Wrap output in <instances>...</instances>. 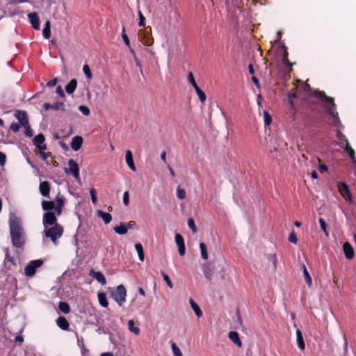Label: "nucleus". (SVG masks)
<instances>
[{"mask_svg": "<svg viewBox=\"0 0 356 356\" xmlns=\"http://www.w3.org/2000/svg\"><path fill=\"white\" fill-rule=\"evenodd\" d=\"M25 129L24 134L27 137H32L33 135V131L29 124V123L27 124V125L22 126Z\"/></svg>", "mask_w": 356, "mask_h": 356, "instance_id": "obj_42", "label": "nucleus"}, {"mask_svg": "<svg viewBox=\"0 0 356 356\" xmlns=\"http://www.w3.org/2000/svg\"><path fill=\"white\" fill-rule=\"evenodd\" d=\"M45 138L42 134L36 135L33 139V144L38 149L39 151H44L47 145L44 144Z\"/></svg>", "mask_w": 356, "mask_h": 356, "instance_id": "obj_10", "label": "nucleus"}, {"mask_svg": "<svg viewBox=\"0 0 356 356\" xmlns=\"http://www.w3.org/2000/svg\"><path fill=\"white\" fill-rule=\"evenodd\" d=\"M161 275H162V276L163 277V280L166 282L169 288L172 289L173 287V284H172V282H171L169 276L167 274H165V273H163V272H161Z\"/></svg>", "mask_w": 356, "mask_h": 356, "instance_id": "obj_47", "label": "nucleus"}, {"mask_svg": "<svg viewBox=\"0 0 356 356\" xmlns=\"http://www.w3.org/2000/svg\"><path fill=\"white\" fill-rule=\"evenodd\" d=\"M64 229L61 225L56 224L51 227L44 228V236L49 238L54 245L58 244V240L63 236Z\"/></svg>", "mask_w": 356, "mask_h": 356, "instance_id": "obj_3", "label": "nucleus"}, {"mask_svg": "<svg viewBox=\"0 0 356 356\" xmlns=\"http://www.w3.org/2000/svg\"><path fill=\"white\" fill-rule=\"evenodd\" d=\"M77 86V81L75 79H72L68 84L65 86V91L67 94H72L76 90Z\"/></svg>", "mask_w": 356, "mask_h": 356, "instance_id": "obj_28", "label": "nucleus"}, {"mask_svg": "<svg viewBox=\"0 0 356 356\" xmlns=\"http://www.w3.org/2000/svg\"><path fill=\"white\" fill-rule=\"evenodd\" d=\"M303 275L307 284L308 285V286H310L312 285V277L307 269H305V272H303Z\"/></svg>", "mask_w": 356, "mask_h": 356, "instance_id": "obj_44", "label": "nucleus"}, {"mask_svg": "<svg viewBox=\"0 0 356 356\" xmlns=\"http://www.w3.org/2000/svg\"><path fill=\"white\" fill-rule=\"evenodd\" d=\"M90 196H91V200H92V202L95 204H97V192H96V190L93 188H92L90 190Z\"/></svg>", "mask_w": 356, "mask_h": 356, "instance_id": "obj_53", "label": "nucleus"}, {"mask_svg": "<svg viewBox=\"0 0 356 356\" xmlns=\"http://www.w3.org/2000/svg\"><path fill=\"white\" fill-rule=\"evenodd\" d=\"M200 102L202 103H204V102L206 101V99H207V97H206V95L205 93L199 88L195 89Z\"/></svg>", "mask_w": 356, "mask_h": 356, "instance_id": "obj_39", "label": "nucleus"}, {"mask_svg": "<svg viewBox=\"0 0 356 356\" xmlns=\"http://www.w3.org/2000/svg\"><path fill=\"white\" fill-rule=\"evenodd\" d=\"M42 108L46 111L49 110L50 108L52 110H54V111H57V110H60V109L63 111H65V108L64 104L63 102H56L54 104H50L49 103H44L42 105Z\"/></svg>", "mask_w": 356, "mask_h": 356, "instance_id": "obj_17", "label": "nucleus"}, {"mask_svg": "<svg viewBox=\"0 0 356 356\" xmlns=\"http://www.w3.org/2000/svg\"><path fill=\"white\" fill-rule=\"evenodd\" d=\"M318 222H319V224H320L321 229L327 236L328 233L327 232V224H326L325 221L323 218H319Z\"/></svg>", "mask_w": 356, "mask_h": 356, "instance_id": "obj_51", "label": "nucleus"}, {"mask_svg": "<svg viewBox=\"0 0 356 356\" xmlns=\"http://www.w3.org/2000/svg\"><path fill=\"white\" fill-rule=\"evenodd\" d=\"M5 265L7 266L8 269H10L13 266H16L15 259L13 257L10 256L8 251L6 252L5 259H4Z\"/></svg>", "mask_w": 356, "mask_h": 356, "instance_id": "obj_25", "label": "nucleus"}, {"mask_svg": "<svg viewBox=\"0 0 356 356\" xmlns=\"http://www.w3.org/2000/svg\"><path fill=\"white\" fill-rule=\"evenodd\" d=\"M50 188V184L47 181H42L40 184V192L41 195L45 197H49Z\"/></svg>", "mask_w": 356, "mask_h": 356, "instance_id": "obj_16", "label": "nucleus"}, {"mask_svg": "<svg viewBox=\"0 0 356 356\" xmlns=\"http://www.w3.org/2000/svg\"><path fill=\"white\" fill-rule=\"evenodd\" d=\"M337 188L340 194L345 198V200L350 204L353 203L352 194L347 184L343 181H339L337 184Z\"/></svg>", "mask_w": 356, "mask_h": 356, "instance_id": "obj_7", "label": "nucleus"}, {"mask_svg": "<svg viewBox=\"0 0 356 356\" xmlns=\"http://www.w3.org/2000/svg\"><path fill=\"white\" fill-rule=\"evenodd\" d=\"M252 81H253V83H254L255 86L257 88H260V83H259V79L254 76H252Z\"/></svg>", "mask_w": 356, "mask_h": 356, "instance_id": "obj_64", "label": "nucleus"}, {"mask_svg": "<svg viewBox=\"0 0 356 356\" xmlns=\"http://www.w3.org/2000/svg\"><path fill=\"white\" fill-rule=\"evenodd\" d=\"M42 224L44 228H47L49 226H54L57 222V218L53 211L45 212L42 216Z\"/></svg>", "mask_w": 356, "mask_h": 356, "instance_id": "obj_8", "label": "nucleus"}, {"mask_svg": "<svg viewBox=\"0 0 356 356\" xmlns=\"http://www.w3.org/2000/svg\"><path fill=\"white\" fill-rule=\"evenodd\" d=\"M68 166L69 168H65V172L68 175H72L76 179L79 180V167L78 163L74 159H70Z\"/></svg>", "mask_w": 356, "mask_h": 356, "instance_id": "obj_6", "label": "nucleus"}, {"mask_svg": "<svg viewBox=\"0 0 356 356\" xmlns=\"http://www.w3.org/2000/svg\"><path fill=\"white\" fill-rule=\"evenodd\" d=\"M228 337L233 343L236 344L238 347H241L242 343L240 340L238 332L235 331H230L228 334Z\"/></svg>", "mask_w": 356, "mask_h": 356, "instance_id": "obj_26", "label": "nucleus"}, {"mask_svg": "<svg viewBox=\"0 0 356 356\" xmlns=\"http://www.w3.org/2000/svg\"><path fill=\"white\" fill-rule=\"evenodd\" d=\"M289 241L291 242V243H297V241H298V239H297V236H296V234L294 232H292L290 234H289Z\"/></svg>", "mask_w": 356, "mask_h": 356, "instance_id": "obj_59", "label": "nucleus"}, {"mask_svg": "<svg viewBox=\"0 0 356 356\" xmlns=\"http://www.w3.org/2000/svg\"><path fill=\"white\" fill-rule=\"evenodd\" d=\"M83 71L88 79H90L92 78V72L90 71V67L88 65L86 64L83 65Z\"/></svg>", "mask_w": 356, "mask_h": 356, "instance_id": "obj_43", "label": "nucleus"}, {"mask_svg": "<svg viewBox=\"0 0 356 356\" xmlns=\"http://www.w3.org/2000/svg\"><path fill=\"white\" fill-rule=\"evenodd\" d=\"M44 261L42 259H36L31 261L24 268V274L26 277H33L37 268L42 266Z\"/></svg>", "mask_w": 356, "mask_h": 356, "instance_id": "obj_5", "label": "nucleus"}, {"mask_svg": "<svg viewBox=\"0 0 356 356\" xmlns=\"http://www.w3.org/2000/svg\"><path fill=\"white\" fill-rule=\"evenodd\" d=\"M281 47L283 49V56H282V63L289 67L290 68V71L291 70V67L293 65V64L289 61V58H288V56H289V53L287 51V48L284 45V44H282L281 45Z\"/></svg>", "mask_w": 356, "mask_h": 356, "instance_id": "obj_22", "label": "nucleus"}, {"mask_svg": "<svg viewBox=\"0 0 356 356\" xmlns=\"http://www.w3.org/2000/svg\"><path fill=\"white\" fill-rule=\"evenodd\" d=\"M42 35L45 39H49L51 36V23L47 20L44 24V27L42 30Z\"/></svg>", "mask_w": 356, "mask_h": 356, "instance_id": "obj_33", "label": "nucleus"}, {"mask_svg": "<svg viewBox=\"0 0 356 356\" xmlns=\"http://www.w3.org/2000/svg\"><path fill=\"white\" fill-rule=\"evenodd\" d=\"M188 80L190 82V83L193 86L194 89H196L199 88L197 84L196 83V81L195 80L194 76L193 74V72H190L188 75Z\"/></svg>", "mask_w": 356, "mask_h": 356, "instance_id": "obj_41", "label": "nucleus"}, {"mask_svg": "<svg viewBox=\"0 0 356 356\" xmlns=\"http://www.w3.org/2000/svg\"><path fill=\"white\" fill-rule=\"evenodd\" d=\"M20 125L21 124H19L17 123H13L11 124L10 125V129L14 131V132H17L19 131V129H20Z\"/></svg>", "mask_w": 356, "mask_h": 356, "instance_id": "obj_60", "label": "nucleus"}, {"mask_svg": "<svg viewBox=\"0 0 356 356\" xmlns=\"http://www.w3.org/2000/svg\"><path fill=\"white\" fill-rule=\"evenodd\" d=\"M89 275L90 277L96 280L102 285H105L106 284V278L102 272H97L94 269H91Z\"/></svg>", "mask_w": 356, "mask_h": 356, "instance_id": "obj_13", "label": "nucleus"}, {"mask_svg": "<svg viewBox=\"0 0 356 356\" xmlns=\"http://www.w3.org/2000/svg\"><path fill=\"white\" fill-rule=\"evenodd\" d=\"M175 242L178 247L179 253L181 256L185 254L186 248L183 236L179 234H175Z\"/></svg>", "mask_w": 356, "mask_h": 356, "instance_id": "obj_12", "label": "nucleus"}, {"mask_svg": "<svg viewBox=\"0 0 356 356\" xmlns=\"http://www.w3.org/2000/svg\"><path fill=\"white\" fill-rule=\"evenodd\" d=\"M58 309L64 314H68L70 312V305L65 302H60L58 305Z\"/></svg>", "mask_w": 356, "mask_h": 356, "instance_id": "obj_37", "label": "nucleus"}, {"mask_svg": "<svg viewBox=\"0 0 356 356\" xmlns=\"http://www.w3.org/2000/svg\"><path fill=\"white\" fill-rule=\"evenodd\" d=\"M202 270L206 279L211 280L213 276V270L209 264H204L202 266Z\"/></svg>", "mask_w": 356, "mask_h": 356, "instance_id": "obj_24", "label": "nucleus"}, {"mask_svg": "<svg viewBox=\"0 0 356 356\" xmlns=\"http://www.w3.org/2000/svg\"><path fill=\"white\" fill-rule=\"evenodd\" d=\"M296 341L298 348L302 350H304L305 348V341L300 330H296Z\"/></svg>", "mask_w": 356, "mask_h": 356, "instance_id": "obj_29", "label": "nucleus"}, {"mask_svg": "<svg viewBox=\"0 0 356 356\" xmlns=\"http://www.w3.org/2000/svg\"><path fill=\"white\" fill-rule=\"evenodd\" d=\"M125 160L127 164L130 168V169L133 171H136V167L133 159L132 152L130 150L126 151Z\"/></svg>", "mask_w": 356, "mask_h": 356, "instance_id": "obj_20", "label": "nucleus"}, {"mask_svg": "<svg viewBox=\"0 0 356 356\" xmlns=\"http://www.w3.org/2000/svg\"><path fill=\"white\" fill-rule=\"evenodd\" d=\"M313 96L321 102L323 108L333 119L339 120L338 113L336 112V104L332 97L326 95L324 91L319 90H315Z\"/></svg>", "mask_w": 356, "mask_h": 356, "instance_id": "obj_2", "label": "nucleus"}, {"mask_svg": "<svg viewBox=\"0 0 356 356\" xmlns=\"http://www.w3.org/2000/svg\"><path fill=\"white\" fill-rule=\"evenodd\" d=\"M200 249L201 251V257H202V259H208V253H207V246L204 243H200Z\"/></svg>", "mask_w": 356, "mask_h": 356, "instance_id": "obj_38", "label": "nucleus"}, {"mask_svg": "<svg viewBox=\"0 0 356 356\" xmlns=\"http://www.w3.org/2000/svg\"><path fill=\"white\" fill-rule=\"evenodd\" d=\"M83 140L80 136H74L71 143V147L74 151H78L82 146Z\"/></svg>", "mask_w": 356, "mask_h": 356, "instance_id": "obj_18", "label": "nucleus"}, {"mask_svg": "<svg viewBox=\"0 0 356 356\" xmlns=\"http://www.w3.org/2000/svg\"><path fill=\"white\" fill-rule=\"evenodd\" d=\"M130 51L131 52V54H132V55H133V56H134V61L136 62V65H137L138 67H140V71L142 72V69H141V68H142V66H141V64H140V61H139L138 58H137V56H136V54H135L134 51L130 48Z\"/></svg>", "mask_w": 356, "mask_h": 356, "instance_id": "obj_58", "label": "nucleus"}, {"mask_svg": "<svg viewBox=\"0 0 356 356\" xmlns=\"http://www.w3.org/2000/svg\"><path fill=\"white\" fill-rule=\"evenodd\" d=\"M15 118L19 122L21 126L27 125L29 119L26 112L24 111H17L15 114Z\"/></svg>", "mask_w": 356, "mask_h": 356, "instance_id": "obj_15", "label": "nucleus"}, {"mask_svg": "<svg viewBox=\"0 0 356 356\" xmlns=\"http://www.w3.org/2000/svg\"><path fill=\"white\" fill-rule=\"evenodd\" d=\"M97 297L100 305L104 307H107L108 302L106 294L104 293H99Z\"/></svg>", "mask_w": 356, "mask_h": 356, "instance_id": "obj_34", "label": "nucleus"}, {"mask_svg": "<svg viewBox=\"0 0 356 356\" xmlns=\"http://www.w3.org/2000/svg\"><path fill=\"white\" fill-rule=\"evenodd\" d=\"M97 214L98 217L103 220L105 224H108L112 220V216L110 213H106L102 210H97Z\"/></svg>", "mask_w": 356, "mask_h": 356, "instance_id": "obj_27", "label": "nucleus"}, {"mask_svg": "<svg viewBox=\"0 0 356 356\" xmlns=\"http://www.w3.org/2000/svg\"><path fill=\"white\" fill-rule=\"evenodd\" d=\"M56 93L61 97H65V93L61 86H58L56 90Z\"/></svg>", "mask_w": 356, "mask_h": 356, "instance_id": "obj_62", "label": "nucleus"}, {"mask_svg": "<svg viewBox=\"0 0 356 356\" xmlns=\"http://www.w3.org/2000/svg\"><path fill=\"white\" fill-rule=\"evenodd\" d=\"M172 350L175 356H182L181 351L175 343L172 344Z\"/></svg>", "mask_w": 356, "mask_h": 356, "instance_id": "obj_49", "label": "nucleus"}, {"mask_svg": "<svg viewBox=\"0 0 356 356\" xmlns=\"http://www.w3.org/2000/svg\"><path fill=\"white\" fill-rule=\"evenodd\" d=\"M188 225L189 228L192 230L193 233H196L197 232L195 221L193 220V218H189L188 220Z\"/></svg>", "mask_w": 356, "mask_h": 356, "instance_id": "obj_45", "label": "nucleus"}, {"mask_svg": "<svg viewBox=\"0 0 356 356\" xmlns=\"http://www.w3.org/2000/svg\"><path fill=\"white\" fill-rule=\"evenodd\" d=\"M135 248L138 252V258H139L140 261H143L144 258H145V254H144L143 248L142 244L141 243H136Z\"/></svg>", "mask_w": 356, "mask_h": 356, "instance_id": "obj_36", "label": "nucleus"}, {"mask_svg": "<svg viewBox=\"0 0 356 356\" xmlns=\"http://www.w3.org/2000/svg\"><path fill=\"white\" fill-rule=\"evenodd\" d=\"M177 196L179 199L183 200L186 197V192L184 189H181L179 186L177 189Z\"/></svg>", "mask_w": 356, "mask_h": 356, "instance_id": "obj_48", "label": "nucleus"}, {"mask_svg": "<svg viewBox=\"0 0 356 356\" xmlns=\"http://www.w3.org/2000/svg\"><path fill=\"white\" fill-rule=\"evenodd\" d=\"M42 207L44 211H47V212L52 211V210L55 207V202L54 201H42Z\"/></svg>", "mask_w": 356, "mask_h": 356, "instance_id": "obj_31", "label": "nucleus"}, {"mask_svg": "<svg viewBox=\"0 0 356 356\" xmlns=\"http://www.w3.org/2000/svg\"><path fill=\"white\" fill-rule=\"evenodd\" d=\"M56 325L63 330L67 331L70 329V324L67 320L63 316H59L56 320Z\"/></svg>", "mask_w": 356, "mask_h": 356, "instance_id": "obj_19", "label": "nucleus"}, {"mask_svg": "<svg viewBox=\"0 0 356 356\" xmlns=\"http://www.w3.org/2000/svg\"><path fill=\"white\" fill-rule=\"evenodd\" d=\"M6 160V155L3 152H0V165H4Z\"/></svg>", "mask_w": 356, "mask_h": 356, "instance_id": "obj_63", "label": "nucleus"}, {"mask_svg": "<svg viewBox=\"0 0 356 356\" xmlns=\"http://www.w3.org/2000/svg\"><path fill=\"white\" fill-rule=\"evenodd\" d=\"M138 17H139V22H138V26H145V17L143 16L142 12L140 10H138Z\"/></svg>", "mask_w": 356, "mask_h": 356, "instance_id": "obj_55", "label": "nucleus"}, {"mask_svg": "<svg viewBox=\"0 0 356 356\" xmlns=\"http://www.w3.org/2000/svg\"><path fill=\"white\" fill-rule=\"evenodd\" d=\"M55 207H64L65 202L62 197L57 195L55 199Z\"/></svg>", "mask_w": 356, "mask_h": 356, "instance_id": "obj_50", "label": "nucleus"}, {"mask_svg": "<svg viewBox=\"0 0 356 356\" xmlns=\"http://www.w3.org/2000/svg\"><path fill=\"white\" fill-rule=\"evenodd\" d=\"M123 203L125 206H128L129 204V194L128 191H125L123 194L122 198Z\"/></svg>", "mask_w": 356, "mask_h": 356, "instance_id": "obj_56", "label": "nucleus"}, {"mask_svg": "<svg viewBox=\"0 0 356 356\" xmlns=\"http://www.w3.org/2000/svg\"><path fill=\"white\" fill-rule=\"evenodd\" d=\"M112 298L118 304L122 306L126 301L127 290L124 285L120 284L115 289H112L110 291Z\"/></svg>", "mask_w": 356, "mask_h": 356, "instance_id": "obj_4", "label": "nucleus"}, {"mask_svg": "<svg viewBox=\"0 0 356 356\" xmlns=\"http://www.w3.org/2000/svg\"><path fill=\"white\" fill-rule=\"evenodd\" d=\"M264 120L265 126H268L271 124V115L266 111H264Z\"/></svg>", "mask_w": 356, "mask_h": 356, "instance_id": "obj_40", "label": "nucleus"}, {"mask_svg": "<svg viewBox=\"0 0 356 356\" xmlns=\"http://www.w3.org/2000/svg\"><path fill=\"white\" fill-rule=\"evenodd\" d=\"M288 99H289V103L291 106V108L293 110L296 111V106L294 104L293 99H297L298 97V93L295 90H291L288 92L287 95Z\"/></svg>", "mask_w": 356, "mask_h": 356, "instance_id": "obj_23", "label": "nucleus"}, {"mask_svg": "<svg viewBox=\"0 0 356 356\" xmlns=\"http://www.w3.org/2000/svg\"><path fill=\"white\" fill-rule=\"evenodd\" d=\"M138 38L145 46L150 47L154 43L152 37L145 29L139 30Z\"/></svg>", "mask_w": 356, "mask_h": 356, "instance_id": "obj_9", "label": "nucleus"}, {"mask_svg": "<svg viewBox=\"0 0 356 356\" xmlns=\"http://www.w3.org/2000/svg\"><path fill=\"white\" fill-rule=\"evenodd\" d=\"M122 38L125 44L128 47L130 48V42H129V38H128L127 35L125 33V29H124V27L122 28Z\"/></svg>", "mask_w": 356, "mask_h": 356, "instance_id": "obj_52", "label": "nucleus"}, {"mask_svg": "<svg viewBox=\"0 0 356 356\" xmlns=\"http://www.w3.org/2000/svg\"><path fill=\"white\" fill-rule=\"evenodd\" d=\"M337 136L339 140H340L341 143H342L343 142H345L346 143V141H348L346 136L339 131L337 132Z\"/></svg>", "mask_w": 356, "mask_h": 356, "instance_id": "obj_57", "label": "nucleus"}, {"mask_svg": "<svg viewBox=\"0 0 356 356\" xmlns=\"http://www.w3.org/2000/svg\"><path fill=\"white\" fill-rule=\"evenodd\" d=\"M189 302H190V305H191L192 309H193L195 315L198 318H200L202 316V312L201 309L200 308V307L197 305V304H196L195 302V301L192 298L189 299Z\"/></svg>", "mask_w": 356, "mask_h": 356, "instance_id": "obj_32", "label": "nucleus"}, {"mask_svg": "<svg viewBox=\"0 0 356 356\" xmlns=\"http://www.w3.org/2000/svg\"><path fill=\"white\" fill-rule=\"evenodd\" d=\"M268 259L269 261H271L273 263L274 268L275 269L277 268V257H276V254L275 253L269 254L268 255Z\"/></svg>", "mask_w": 356, "mask_h": 356, "instance_id": "obj_46", "label": "nucleus"}, {"mask_svg": "<svg viewBox=\"0 0 356 356\" xmlns=\"http://www.w3.org/2000/svg\"><path fill=\"white\" fill-rule=\"evenodd\" d=\"M343 250L347 259L351 260L355 257V251L349 242H345L343 245Z\"/></svg>", "mask_w": 356, "mask_h": 356, "instance_id": "obj_11", "label": "nucleus"}, {"mask_svg": "<svg viewBox=\"0 0 356 356\" xmlns=\"http://www.w3.org/2000/svg\"><path fill=\"white\" fill-rule=\"evenodd\" d=\"M340 146L343 148L344 151L348 154V156L353 160V161L356 163L355 152L354 149L351 147L349 142L346 141V143L344 147L341 145Z\"/></svg>", "mask_w": 356, "mask_h": 356, "instance_id": "obj_21", "label": "nucleus"}, {"mask_svg": "<svg viewBox=\"0 0 356 356\" xmlns=\"http://www.w3.org/2000/svg\"><path fill=\"white\" fill-rule=\"evenodd\" d=\"M57 81H58L57 78L52 79L47 83V86H48V87L55 86L57 83Z\"/></svg>", "mask_w": 356, "mask_h": 356, "instance_id": "obj_61", "label": "nucleus"}, {"mask_svg": "<svg viewBox=\"0 0 356 356\" xmlns=\"http://www.w3.org/2000/svg\"><path fill=\"white\" fill-rule=\"evenodd\" d=\"M29 22L31 24L32 27L35 30L40 29V19L37 13H31L28 14Z\"/></svg>", "mask_w": 356, "mask_h": 356, "instance_id": "obj_14", "label": "nucleus"}, {"mask_svg": "<svg viewBox=\"0 0 356 356\" xmlns=\"http://www.w3.org/2000/svg\"><path fill=\"white\" fill-rule=\"evenodd\" d=\"M9 228L13 245L22 248L25 244V232L19 218L14 213L9 214Z\"/></svg>", "mask_w": 356, "mask_h": 356, "instance_id": "obj_1", "label": "nucleus"}, {"mask_svg": "<svg viewBox=\"0 0 356 356\" xmlns=\"http://www.w3.org/2000/svg\"><path fill=\"white\" fill-rule=\"evenodd\" d=\"M128 327L129 330L136 335H138L140 334V328L135 326V323L133 320H129L128 321Z\"/></svg>", "mask_w": 356, "mask_h": 356, "instance_id": "obj_35", "label": "nucleus"}, {"mask_svg": "<svg viewBox=\"0 0 356 356\" xmlns=\"http://www.w3.org/2000/svg\"><path fill=\"white\" fill-rule=\"evenodd\" d=\"M79 110L83 113V115L88 116L90 115V109L83 105L79 106Z\"/></svg>", "mask_w": 356, "mask_h": 356, "instance_id": "obj_54", "label": "nucleus"}, {"mask_svg": "<svg viewBox=\"0 0 356 356\" xmlns=\"http://www.w3.org/2000/svg\"><path fill=\"white\" fill-rule=\"evenodd\" d=\"M113 229L117 234L124 235L127 233L128 227L124 222H120V225L114 227Z\"/></svg>", "mask_w": 356, "mask_h": 356, "instance_id": "obj_30", "label": "nucleus"}]
</instances>
